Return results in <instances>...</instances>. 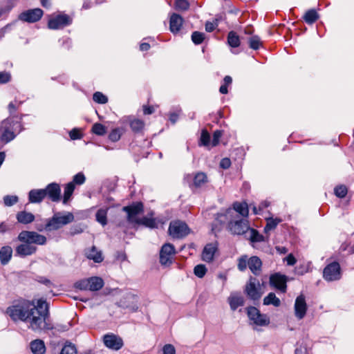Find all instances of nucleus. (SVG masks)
Segmentation results:
<instances>
[{
  "label": "nucleus",
  "mask_w": 354,
  "mask_h": 354,
  "mask_svg": "<svg viewBox=\"0 0 354 354\" xmlns=\"http://www.w3.org/2000/svg\"><path fill=\"white\" fill-rule=\"evenodd\" d=\"M136 224L143 225L150 228H156L158 227L156 218L147 216L139 218Z\"/></svg>",
  "instance_id": "nucleus-34"
},
{
  "label": "nucleus",
  "mask_w": 354,
  "mask_h": 354,
  "mask_svg": "<svg viewBox=\"0 0 354 354\" xmlns=\"http://www.w3.org/2000/svg\"><path fill=\"white\" fill-rule=\"evenodd\" d=\"M231 165V161L230 158H225L221 160L220 167L223 169H228Z\"/></svg>",
  "instance_id": "nucleus-60"
},
{
  "label": "nucleus",
  "mask_w": 354,
  "mask_h": 354,
  "mask_svg": "<svg viewBox=\"0 0 354 354\" xmlns=\"http://www.w3.org/2000/svg\"><path fill=\"white\" fill-rule=\"evenodd\" d=\"M270 283L274 288L284 293L287 289V277L286 275L279 273H275L270 276Z\"/></svg>",
  "instance_id": "nucleus-15"
},
{
  "label": "nucleus",
  "mask_w": 354,
  "mask_h": 354,
  "mask_svg": "<svg viewBox=\"0 0 354 354\" xmlns=\"http://www.w3.org/2000/svg\"><path fill=\"white\" fill-rule=\"evenodd\" d=\"M18 240L22 243H29L30 245L37 244L45 245L47 239L45 236L33 231L24 230L21 232L17 237Z\"/></svg>",
  "instance_id": "nucleus-6"
},
{
  "label": "nucleus",
  "mask_w": 354,
  "mask_h": 354,
  "mask_svg": "<svg viewBox=\"0 0 354 354\" xmlns=\"http://www.w3.org/2000/svg\"><path fill=\"white\" fill-rule=\"evenodd\" d=\"M207 270L205 265L199 264L194 267V273L196 277L203 278L205 275Z\"/></svg>",
  "instance_id": "nucleus-47"
},
{
  "label": "nucleus",
  "mask_w": 354,
  "mask_h": 354,
  "mask_svg": "<svg viewBox=\"0 0 354 354\" xmlns=\"http://www.w3.org/2000/svg\"><path fill=\"white\" fill-rule=\"evenodd\" d=\"M93 100L99 104H105L108 102L107 97L101 92H95L93 95Z\"/></svg>",
  "instance_id": "nucleus-48"
},
{
  "label": "nucleus",
  "mask_w": 354,
  "mask_h": 354,
  "mask_svg": "<svg viewBox=\"0 0 354 354\" xmlns=\"http://www.w3.org/2000/svg\"><path fill=\"white\" fill-rule=\"evenodd\" d=\"M18 202L17 196L7 195L3 197V203L6 206H12Z\"/></svg>",
  "instance_id": "nucleus-51"
},
{
  "label": "nucleus",
  "mask_w": 354,
  "mask_h": 354,
  "mask_svg": "<svg viewBox=\"0 0 354 354\" xmlns=\"http://www.w3.org/2000/svg\"><path fill=\"white\" fill-rule=\"evenodd\" d=\"M244 291L246 295L254 301L259 300L263 295L259 281L253 277H250Z\"/></svg>",
  "instance_id": "nucleus-7"
},
{
  "label": "nucleus",
  "mask_w": 354,
  "mask_h": 354,
  "mask_svg": "<svg viewBox=\"0 0 354 354\" xmlns=\"http://www.w3.org/2000/svg\"><path fill=\"white\" fill-rule=\"evenodd\" d=\"M122 131L119 128L113 129L109 135V138L112 142H117L120 139Z\"/></svg>",
  "instance_id": "nucleus-50"
},
{
  "label": "nucleus",
  "mask_w": 354,
  "mask_h": 354,
  "mask_svg": "<svg viewBox=\"0 0 354 354\" xmlns=\"http://www.w3.org/2000/svg\"><path fill=\"white\" fill-rule=\"evenodd\" d=\"M264 305H273L275 307H279L281 305L280 299L276 297L274 292H270L263 299Z\"/></svg>",
  "instance_id": "nucleus-35"
},
{
  "label": "nucleus",
  "mask_w": 354,
  "mask_h": 354,
  "mask_svg": "<svg viewBox=\"0 0 354 354\" xmlns=\"http://www.w3.org/2000/svg\"><path fill=\"white\" fill-rule=\"evenodd\" d=\"M37 248L36 246L29 243H23L16 248L15 252L16 255L24 257L35 254L37 252Z\"/></svg>",
  "instance_id": "nucleus-20"
},
{
  "label": "nucleus",
  "mask_w": 354,
  "mask_h": 354,
  "mask_svg": "<svg viewBox=\"0 0 354 354\" xmlns=\"http://www.w3.org/2000/svg\"><path fill=\"white\" fill-rule=\"evenodd\" d=\"M72 18L66 14H59L50 18L48 27L50 29L57 30L63 28L72 23Z\"/></svg>",
  "instance_id": "nucleus-10"
},
{
  "label": "nucleus",
  "mask_w": 354,
  "mask_h": 354,
  "mask_svg": "<svg viewBox=\"0 0 354 354\" xmlns=\"http://www.w3.org/2000/svg\"><path fill=\"white\" fill-rule=\"evenodd\" d=\"M11 75L9 73L3 71L0 72V84H6L10 81Z\"/></svg>",
  "instance_id": "nucleus-57"
},
{
  "label": "nucleus",
  "mask_w": 354,
  "mask_h": 354,
  "mask_svg": "<svg viewBox=\"0 0 354 354\" xmlns=\"http://www.w3.org/2000/svg\"><path fill=\"white\" fill-rule=\"evenodd\" d=\"M44 15V12L40 8H34L22 12L19 19L27 23H35L39 21Z\"/></svg>",
  "instance_id": "nucleus-14"
},
{
  "label": "nucleus",
  "mask_w": 354,
  "mask_h": 354,
  "mask_svg": "<svg viewBox=\"0 0 354 354\" xmlns=\"http://www.w3.org/2000/svg\"><path fill=\"white\" fill-rule=\"evenodd\" d=\"M89 281V290L97 291L104 286L103 280L97 277H93L88 279Z\"/></svg>",
  "instance_id": "nucleus-31"
},
{
  "label": "nucleus",
  "mask_w": 354,
  "mask_h": 354,
  "mask_svg": "<svg viewBox=\"0 0 354 354\" xmlns=\"http://www.w3.org/2000/svg\"><path fill=\"white\" fill-rule=\"evenodd\" d=\"M21 102H18L17 100H15L13 102H10L8 104V110L10 113H13L16 111V110L19 108L20 106Z\"/></svg>",
  "instance_id": "nucleus-58"
},
{
  "label": "nucleus",
  "mask_w": 354,
  "mask_h": 354,
  "mask_svg": "<svg viewBox=\"0 0 354 354\" xmlns=\"http://www.w3.org/2000/svg\"><path fill=\"white\" fill-rule=\"evenodd\" d=\"M205 35L203 32L194 31L192 34V41L196 45L201 44L203 42Z\"/></svg>",
  "instance_id": "nucleus-42"
},
{
  "label": "nucleus",
  "mask_w": 354,
  "mask_h": 354,
  "mask_svg": "<svg viewBox=\"0 0 354 354\" xmlns=\"http://www.w3.org/2000/svg\"><path fill=\"white\" fill-rule=\"evenodd\" d=\"M248 268L254 275L259 276L261 272V260L257 256L251 257L248 259Z\"/></svg>",
  "instance_id": "nucleus-22"
},
{
  "label": "nucleus",
  "mask_w": 354,
  "mask_h": 354,
  "mask_svg": "<svg viewBox=\"0 0 354 354\" xmlns=\"http://www.w3.org/2000/svg\"><path fill=\"white\" fill-rule=\"evenodd\" d=\"M46 197L53 202H58L61 199V189L57 183H50L44 189Z\"/></svg>",
  "instance_id": "nucleus-18"
},
{
  "label": "nucleus",
  "mask_w": 354,
  "mask_h": 354,
  "mask_svg": "<svg viewBox=\"0 0 354 354\" xmlns=\"http://www.w3.org/2000/svg\"><path fill=\"white\" fill-rule=\"evenodd\" d=\"M341 277L342 271L338 262L333 261L328 264L323 270V278L327 281H337Z\"/></svg>",
  "instance_id": "nucleus-9"
},
{
  "label": "nucleus",
  "mask_w": 354,
  "mask_h": 354,
  "mask_svg": "<svg viewBox=\"0 0 354 354\" xmlns=\"http://www.w3.org/2000/svg\"><path fill=\"white\" fill-rule=\"evenodd\" d=\"M6 313L14 321L20 319L29 322V327L35 331L52 328L46 322L49 315L48 304L42 299H39L36 306H9Z\"/></svg>",
  "instance_id": "nucleus-1"
},
{
  "label": "nucleus",
  "mask_w": 354,
  "mask_h": 354,
  "mask_svg": "<svg viewBox=\"0 0 354 354\" xmlns=\"http://www.w3.org/2000/svg\"><path fill=\"white\" fill-rule=\"evenodd\" d=\"M86 254L88 259L93 260L95 263H100L103 261L101 251L97 250L95 246L88 250Z\"/></svg>",
  "instance_id": "nucleus-28"
},
{
  "label": "nucleus",
  "mask_w": 354,
  "mask_h": 354,
  "mask_svg": "<svg viewBox=\"0 0 354 354\" xmlns=\"http://www.w3.org/2000/svg\"><path fill=\"white\" fill-rule=\"evenodd\" d=\"M21 130L22 125L20 122L8 118L2 121L0 124V140L3 143H8L14 140Z\"/></svg>",
  "instance_id": "nucleus-2"
},
{
  "label": "nucleus",
  "mask_w": 354,
  "mask_h": 354,
  "mask_svg": "<svg viewBox=\"0 0 354 354\" xmlns=\"http://www.w3.org/2000/svg\"><path fill=\"white\" fill-rule=\"evenodd\" d=\"M10 230V226L6 222H1L0 223V233H5Z\"/></svg>",
  "instance_id": "nucleus-63"
},
{
  "label": "nucleus",
  "mask_w": 354,
  "mask_h": 354,
  "mask_svg": "<svg viewBox=\"0 0 354 354\" xmlns=\"http://www.w3.org/2000/svg\"><path fill=\"white\" fill-rule=\"evenodd\" d=\"M281 219L279 218H270L267 220V223L264 227V231L268 232L276 228L277 225L281 222Z\"/></svg>",
  "instance_id": "nucleus-41"
},
{
  "label": "nucleus",
  "mask_w": 354,
  "mask_h": 354,
  "mask_svg": "<svg viewBox=\"0 0 354 354\" xmlns=\"http://www.w3.org/2000/svg\"><path fill=\"white\" fill-rule=\"evenodd\" d=\"M319 17L317 12L315 9H310L306 12L303 19L306 24H313L319 19Z\"/></svg>",
  "instance_id": "nucleus-33"
},
{
  "label": "nucleus",
  "mask_w": 354,
  "mask_h": 354,
  "mask_svg": "<svg viewBox=\"0 0 354 354\" xmlns=\"http://www.w3.org/2000/svg\"><path fill=\"white\" fill-rule=\"evenodd\" d=\"M175 254L176 250L172 244H164L160 251V263L164 266L170 265L172 263V258Z\"/></svg>",
  "instance_id": "nucleus-13"
},
{
  "label": "nucleus",
  "mask_w": 354,
  "mask_h": 354,
  "mask_svg": "<svg viewBox=\"0 0 354 354\" xmlns=\"http://www.w3.org/2000/svg\"><path fill=\"white\" fill-rule=\"evenodd\" d=\"M218 245L216 243H211L207 244L202 252V259L206 262L213 261L215 253L217 252Z\"/></svg>",
  "instance_id": "nucleus-19"
},
{
  "label": "nucleus",
  "mask_w": 354,
  "mask_h": 354,
  "mask_svg": "<svg viewBox=\"0 0 354 354\" xmlns=\"http://www.w3.org/2000/svg\"><path fill=\"white\" fill-rule=\"evenodd\" d=\"M249 46L253 50H258L261 46L262 42L257 35H253L249 38L248 40Z\"/></svg>",
  "instance_id": "nucleus-40"
},
{
  "label": "nucleus",
  "mask_w": 354,
  "mask_h": 354,
  "mask_svg": "<svg viewBox=\"0 0 354 354\" xmlns=\"http://www.w3.org/2000/svg\"><path fill=\"white\" fill-rule=\"evenodd\" d=\"M12 249L10 246L6 245L3 246L0 249V262L2 265H6L8 263L12 258Z\"/></svg>",
  "instance_id": "nucleus-25"
},
{
  "label": "nucleus",
  "mask_w": 354,
  "mask_h": 354,
  "mask_svg": "<svg viewBox=\"0 0 354 354\" xmlns=\"http://www.w3.org/2000/svg\"><path fill=\"white\" fill-rule=\"evenodd\" d=\"M60 354H77V350L73 344L68 343L64 345Z\"/></svg>",
  "instance_id": "nucleus-49"
},
{
  "label": "nucleus",
  "mask_w": 354,
  "mask_h": 354,
  "mask_svg": "<svg viewBox=\"0 0 354 354\" xmlns=\"http://www.w3.org/2000/svg\"><path fill=\"white\" fill-rule=\"evenodd\" d=\"M104 344L109 348L118 351L123 346L122 339L114 334H107L103 337Z\"/></svg>",
  "instance_id": "nucleus-17"
},
{
  "label": "nucleus",
  "mask_w": 354,
  "mask_h": 354,
  "mask_svg": "<svg viewBox=\"0 0 354 354\" xmlns=\"http://www.w3.org/2000/svg\"><path fill=\"white\" fill-rule=\"evenodd\" d=\"M75 288L82 290H89V281L88 279H82L75 283Z\"/></svg>",
  "instance_id": "nucleus-54"
},
{
  "label": "nucleus",
  "mask_w": 354,
  "mask_h": 354,
  "mask_svg": "<svg viewBox=\"0 0 354 354\" xmlns=\"http://www.w3.org/2000/svg\"><path fill=\"white\" fill-rule=\"evenodd\" d=\"M207 182V177L205 173L198 172L195 174L191 187H201Z\"/></svg>",
  "instance_id": "nucleus-32"
},
{
  "label": "nucleus",
  "mask_w": 354,
  "mask_h": 354,
  "mask_svg": "<svg viewBox=\"0 0 354 354\" xmlns=\"http://www.w3.org/2000/svg\"><path fill=\"white\" fill-rule=\"evenodd\" d=\"M16 218L17 221L22 224H28L35 220V216L32 213L26 211L18 212Z\"/></svg>",
  "instance_id": "nucleus-27"
},
{
  "label": "nucleus",
  "mask_w": 354,
  "mask_h": 354,
  "mask_svg": "<svg viewBox=\"0 0 354 354\" xmlns=\"http://www.w3.org/2000/svg\"><path fill=\"white\" fill-rule=\"evenodd\" d=\"M75 186L73 185V183H68L65 185L64 197H63V203L67 204L70 201L71 197L75 190Z\"/></svg>",
  "instance_id": "nucleus-36"
},
{
  "label": "nucleus",
  "mask_w": 354,
  "mask_h": 354,
  "mask_svg": "<svg viewBox=\"0 0 354 354\" xmlns=\"http://www.w3.org/2000/svg\"><path fill=\"white\" fill-rule=\"evenodd\" d=\"M96 220L98 223L102 224L103 226L107 223V209H100L96 213Z\"/></svg>",
  "instance_id": "nucleus-38"
},
{
  "label": "nucleus",
  "mask_w": 354,
  "mask_h": 354,
  "mask_svg": "<svg viewBox=\"0 0 354 354\" xmlns=\"http://www.w3.org/2000/svg\"><path fill=\"white\" fill-rule=\"evenodd\" d=\"M247 238L252 243H259L264 241V237L262 234L253 228H250L247 232Z\"/></svg>",
  "instance_id": "nucleus-30"
},
{
  "label": "nucleus",
  "mask_w": 354,
  "mask_h": 354,
  "mask_svg": "<svg viewBox=\"0 0 354 354\" xmlns=\"http://www.w3.org/2000/svg\"><path fill=\"white\" fill-rule=\"evenodd\" d=\"M92 132L97 136H104L106 132V128L101 123H95L91 129Z\"/></svg>",
  "instance_id": "nucleus-43"
},
{
  "label": "nucleus",
  "mask_w": 354,
  "mask_h": 354,
  "mask_svg": "<svg viewBox=\"0 0 354 354\" xmlns=\"http://www.w3.org/2000/svg\"><path fill=\"white\" fill-rule=\"evenodd\" d=\"M223 134V131L222 130H216L213 133V138L211 142L212 147H216L219 144L220 139Z\"/></svg>",
  "instance_id": "nucleus-52"
},
{
  "label": "nucleus",
  "mask_w": 354,
  "mask_h": 354,
  "mask_svg": "<svg viewBox=\"0 0 354 354\" xmlns=\"http://www.w3.org/2000/svg\"><path fill=\"white\" fill-rule=\"evenodd\" d=\"M217 221L221 223H225V221H228L227 227L229 230L234 234H243L247 233L249 230V224L247 219L245 218H229L223 217L219 219H216Z\"/></svg>",
  "instance_id": "nucleus-4"
},
{
  "label": "nucleus",
  "mask_w": 354,
  "mask_h": 354,
  "mask_svg": "<svg viewBox=\"0 0 354 354\" xmlns=\"http://www.w3.org/2000/svg\"><path fill=\"white\" fill-rule=\"evenodd\" d=\"M46 197L44 189H32L28 194L29 201L30 203H40Z\"/></svg>",
  "instance_id": "nucleus-23"
},
{
  "label": "nucleus",
  "mask_w": 354,
  "mask_h": 354,
  "mask_svg": "<svg viewBox=\"0 0 354 354\" xmlns=\"http://www.w3.org/2000/svg\"><path fill=\"white\" fill-rule=\"evenodd\" d=\"M75 219L72 212H57L47 221L46 230L48 231L57 230L64 225L72 223Z\"/></svg>",
  "instance_id": "nucleus-3"
},
{
  "label": "nucleus",
  "mask_w": 354,
  "mask_h": 354,
  "mask_svg": "<svg viewBox=\"0 0 354 354\" xmlns=\"http://www.w3.org/2000/svg\"><path fill=\"white\" fill-rule=\"evenodd\" d=\"M248 317L253 323L258 326H267L270 323V319L266 315L261 314L255 307L248 308Z\"/></svg>",
  "instance_id": "nucleus-12"
},
{
  "label": "nucleus",
  "mask_w": 354,
  "mask_h": 354,
  "mask_svg": "<svg viewBox=\"0 0 354 354\" xmlns=\"http://www.w3.org/2000/svg\"><path fill=\"white\" fill-rule=\"evenodd\" d=\"M335 194L339 198H344L347 194V188L344 185H339L335 188Z\"/></svg>",
  "instance_id": "nucleus-53"
},
{
  "label": "nucleus",
  "mask_w": 354,
  "mask_h": 354,
  "mask_svg": "<svg viewBox=\"0 0 354 354\" xmlns=\"http://www.w3.org/2000/svg\"><path fill=\"white\" fill-rule=\"evenodd\" d=\"M232 77L229 75H226L223 79V84L220 86V93L222 94H227L228 93L227 87L232 84Z\"/></svg>",
  "instance_id": "nucleus-44"
},
{
  "label": "nucleus",
  "mask_w": 354,
  "mask_h": 354,
  "mask_svg": "<svg viewBox=\"0 0 354 354\" xmlns=\"http://www.w3.org/2000/svg\"><path fill=\"white\" fill-rule=\"evenodd\" d=\"M130 127L134 133H140L145 127V122L140 119H133L130 121Z\"/></svg>",
  "instance_id": "nucleus-37"
},
{
  "label": "nucleus",
  "mask_w": 354,
  "mask_h": 354,
  "mask_svg": "<svg viewBox=\"0 0 354 354\" xmlns=\"http://www.w3.org/2000/svg\"><path fill=\"white\" fill-rule=\"evenodd\" d=\"M122 210L127 213V221L131 223H136L138 218L137 215L141 214L144 211V205L141 202L133 203L131 205L125 206Z\"/></svg>",
  "instance_id": "nucleus-11"
},
{
  "label": "nucleus",
  "mask_w": 354,
  "mask_h": 354,
  "mask_svg": "<svg viewBox=\"0 0 354 354\" xmlns=\"http://www.w3.org/2000/svg\"><path fill=\"white\" fill-rule=\"evenodd\" d=\"M244 298L238 294H232L228 297V302L232 310H235L239 306L244 305Z\"/></svg>",
  "instance_id": "nucleus-24"
},
{
  "label": "nucleus",
  "mask_w": 354,
  "mask_h": 354,
  "mask_svg": "<svg viewBox=\"0 0 354 354\" xmlns=\"http://www.w3.org/2000/svg\"><path fill=\"white\" fill-rule=\"evenodd\" d=\"M69 136L71 140H79L82 138V133L78 129H72L69 133Z\"/></svg>",
  "instance_id": "nucleus-56"
},
{
  "label": "nucleus",
  "mask_w": 354,
  "mask_h": 354,
  "mask_svg": "<svg viewBox=\"0 0 354 354\" xmlns=\"http://www.w3.org/2000/svg\"><path fill=\"white\" fill-rule=\"evenodd\" d=\"M248 258L247 255H243L238 259V269L243 272L245 271L248 266Z\"/></svg>",
  "instance_id": "nucleus-46"
},
{
  "label": "nucleus",
  "mask_w": 354,
  "mask_h": 354,
  "mask_svg": "<svg viewBox=\"0 0 354 354\" xmlns=\"http://www.w3.org/2000/svg\"><path fill=\"white\" fill-rule=\"evenodd\" d=\"M249 210L248 204L245 202L239 203L235 202L233 203V209H227L225 210V213H218L217 214V216L216 219H219L220 218L227 217L229 218H245L248 216Z\"/></svg>",
  "instance_id": "nucleus-5"
},
{
  "label": "nucleus",
  "mask_w": 354,
  "mask_h": 354,
  "mask_svg": "<svg viewBox=\"0 0 354 354\" xmlns=\"http://www.w3.org/2000/svg\"><path fill=\"white\" fill-rule=\"evenodd\" d=\"M85 176L82 173H78L73 176V181L71 183H73V185H82L85 182Z\"/></svg>",
  "instance_id": "nucleus-55"
},
{
  "label": "nucleus",
  "mask_w": 354,
  "mask_h": 354,
  "mask_svg": "<svg viewBox=\"0 0 354 354\" xmlns=\"http://www.w3.org/2000/svg\"><path fill=\"white\" fill-rule=\"evenodd\" d=\"M183 18L176 13H174L170 17L169 20V30L174 34H177L180 30L183 24Z\"/></svg>",
  "instance_id": "nucleus-21"
},
{
  "label": "nucleus",
  "mask_w": 354,
  "mask_h": 354,
  "mask_svg": "<svg viewBox=\"0 0 354 354\" xmlns=\"http://www.w3.org/2000/svg\"><path fill=\"white\" fill-rule=\"evenodd\" d=\"M163 354H176V350L173 345L166 344L162 349Z\"/></svg>",
  "instance_id": "nucleus-59"
},
{
  "label": "nucleus",
  "mask_w": 354,
  "mask_h": 354,
  "mask_svg": "<svg viewBox=\"0 0 354 354\" xmlns=\"http://www.w3.org/2000/svg\"><path fill=\"white\" fill-rule=\"evenodd\" d=\"M227 44L233 49H236L241 45V39L235 31H230L227 37Z\"/></svg>",
  "instance_id": "nucleus-26"
},
{
  "label": "nucleus",
  "mask_w": 354,
  "mask_h": 354,
  "mask_svg": "<svg viewBox=\"0 0 354 354\" xmlns=\"http://www.w3.org/2000/svg\"><path fill=\"white\" fill-rule=\"evenodd\" d=\"M294 308L297 319H301L305 317L308 307L304 295H300L296 298Z\"/></svg>",
  "instance_id": "nucleus-16"
},
{
  "label": "nucleus",
  "mask_w": 354,
  "mask_h": 354,
  "mask_svg": "<svg viewBox=\"0 0 354 354\" xmlns=\"http://www.w3.org/2000/svg\"><path fill=\"white\" fill-rule=\"evenodd\" d=\"M210 135L206 129H203L199 140V146L209 147L210 145Z\"/></svg>",
  "instance_id": "nucleus-39"
},
{
  "label": "nucleus",
  "mask_w": 354,
  "mask_h": 354,
  "mask_svg": "<svg viewBox=\"0 0 354 354\" xmlns=\"http://www.w3.org/2000/svg\"><path fill=\"white\" fill-rule=\"evenodd\" d=\"M175 8L178 11H185L189 8V3L187 0H176Z\"/></svg>",
  "instance_id": "nucleus-45"
},
{
  "label": "nucleus",
  "mask_w": 354,
  "mask_h": 354,
  "mask_svg": "<svg viewBox=\"0 0 354 354\" xmlns=\"http://www.w3.org/2000/svg\"><path fill=\"white\" fill-rule=\"evenodd\" d=\"M142 109H143V113L145 115L152 114L155 111L153 106H152L144 105L142 106Z\"/></svg>",
  "instance_id": "nucleus-64"
},
{
  "label": "nucleus",
  "mask_w": 354,
  "mask_h": 354,
  "mask_svg": "<svg viewBox=\"0 0 354 354\" xmlns=\"http://www.w3.org/2000/svg\"><path fill=\"white\" fill-rule=\"evenodd\" d=\"M286 260L287 264L289 266H294L297 262L295 257L292 254H289L286 257Z\"/></svg>",
  "instance_id": "nucleus-62"
},
{
  "label": "nucleus",
  "mask_w": 354,
  "mask_h": 354,
  "mask_svg": "<svg viewBox=\"0 0 354 354\" xmlns=\"http://www.w3.org/2000/svg\"><path fill=\"white\" fill-rule=\"evenodd\" d=\"M82 232H83V229L80 225L72 227L70 231L71 235L81 234Z\"/></svg>",
  "instance_id": "nucleus-61"
},
{
  "label": "nucleus",
  "mask_w": 354,
  "mask_h": 354,
  "mask_svg": "<svg viewBox=\"0 0 354 354\" xmlns=\"http://www.w3.org/2000/svg\"><path fill=\"white\" fill-rule=\"evenodd\" d=\"M30 349L33 354H44L46 347L42 340L36 339L30 343Z\"/></svg>",
  "instance_id": "nucleus-29"
},
{
  "label": "nucleus",
  "mask_w": 354,
  "mask_h": 354,
  "mask_svg": "<svg viewBox=\"0 0 354 354\" xmlns=\"http://www.w3.org/2000/svg\"><path fill=\"white\" fill-rule=\"evenodd\" d=\"M190 232L187 225L181 221H174L170 223L169 227V234L176 239H182Z\"/></svg>",
  "instance_id": "nucleus-8"
}]
</instances>
